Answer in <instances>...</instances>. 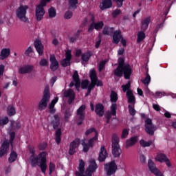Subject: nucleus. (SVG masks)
<instances>
[{
    "label": "nucleus",
    "instance_id": "1",
    "mask_svg": "<svg viewBox=\"0 0 176 176\" xmlns=\"http://www.w3.org/2000/svg\"><path fill=\"white\" fill-rule=\"evenodd\" d=\"M133 70L131 69V66L130 64L124 63V58H118V65L116 69L113 71L115 76L118 78H122L124 75V79H130Z\"/></svg>",
    "mask_w": 176,
    "mask_h": 176
},
{
    "label": "nucleus",
    "instance_id": "2",
    "mask_svg": "<svg viewBox=\"0 0 176 176\" xmlns=\"http://www.w3.org/2000/svg\"><path fill=\"white\" fill-rule=\"evenodd\" d=\"M30 162L32 167H36V164L40 166V168L43 174L46 173V170L47 169V164L46 162V155H38L37 157L35 155H32L30 156Z\"/></svg>",
    "mask_w": 176,
    "mask_h": 176
},
{
    "label": "nucleus",
    "instance_id": "3",
    "mask_svg": "<svg viewBox=\"0 0 176 176\" xmlns=\"http://www.w3.org/2000/svg\"><path fill=\"white\" fill-rule=\"evenodd\" d=\"M50 101V91L49 87H46L44 89L42 99L38 103V109L39 111H44L47 108V103Z\"/></svg>",
    "mask_w": 176,
    "mask_h": 176
},
{
    "label": "nucleus",
    "instance_id": "4",
    "mask_svg": "<svg viewBox=\"0 0 176 176\" xmlns=\"http://www.w3.org/2000/svg\"><path fill=\"white\" fill-rule=\"evenodd\" d=\"M27 10H28V6L21 5L15 11L16 17L23 23H28V18L27 17Z\"/></svg>",
    "mask_w": 176,
    "mask_h": 176
},
{
    "label": "nucleus",
    "instance_id": "5",
    "mask_svg": "<svg viewBox=\"0 0 176 176\" xmlns=\"http://www.w3.org/2000/svg\"><path fill=\"white\" fill-rule=\"evenodd\" d=\"M52 0H41L40 4H38L36 8V17L37 21H41L43 19V16L45 15V6H46V3L50 2Z\"/></svg>",
    "mask_w": 176,
    "mask_h": 176
},
{
    "label": "nucleus",
    "instance_id": "6",
    "mask_svg": "<svg viewBox=\"0 0 176 176\" xmlns=\"http://www.w3.org/2000/svg\"><path fill=\"white\" fill-rule=\"evenodd\" d=\"M111 142L112 155H122V148L119 145V136L116 133L112 135Z\"/></svg>",
    "mask_w": 176,
    "mask_h": 176
},
{
    "label": "nucleus",
    "instance_id": "7",
    "mask_svg": "<svg viewBox=\"0 0 176 176\" xmlns=\"http://www.w3.org/2000/svg\"><path fill=\"white\" fill-rule=\"evenodd\" d=\"M104 171L107 173V175H113L116 171H118V165L115 160H112L109 163L104 165Z\"/></svg>",
    "mask_w": 176,
    "mask_h": 176
},
{
    "label": "nucleus",
    "instance_id": "8",
    "mask_svg": "<svg viewBox=\"0 0 176 176\" xmlns=\"http://www.w3.org/2000/svg\"><path fill=\"white\" fill-rule=\"evenodd\" d=\"M72 79L74 81L70 82L69 87H74L75 86L76 91H79V89H80V78L79 77V73H78V71H74L72 76Z\"/></svg>",
    "mask_w": 176,
    "mask_h": 176
},
{
    "label": "nucleus",
    "instance_id": "9",
    "mask_svg": "<svg viewBox=\"0 0 176 176\" xmlns=\"http://www.w3.org/2000/svg\"><path fill=\"white\" fill-rule=\"evenodd\" d=\"M79 145H80V139L76 138L70 143L69 149V155H74L75 152H76V149L79 148Z\"/></svg>",
    "mask_w": 176,
    "mask_h": 176
},
{
    "label": "nucleus",
    "instance_id": "10",
    "mask_svg": "<svg viewBox=\"0 0 176 176\" xmlns=\"http://www.w3.org/2000/svg\"><path fill=\"white\" fill-rule=\"evenodd\" d=\"M50 69L54 72V71H57L58 69V67H60V64L58 63V61L57 59H56V56L54 55H51L50 56Z\"/></svg>",
    "mask_w": 176,
    "mask_h": 176
},
{
    "label": "nucleus",
    "instance_id": "11",
    "mask_svg": "<svg viewBox=\"0 0 176 176\" xmlns=\"http://www.w3.org/2000/svg\"><path fill=\"white\" fill-rule=\"evenodd\" d=\"M122 37L123 36L122 35V31H120V30L114 31L113 33L112 43H115V45H118L120 42V39H122Z\"/></svg>",
    "mask_w": 176,
    "mask_h": 176
},
{
    "label": "nucleus",
    "instance_id": "12",
    "mask_svg": "<svg viewBox=\"0 0 176 176\" xmlns=\"http://www.w3.org/2000/svg\"><path fill=\"white\" fill-rule=\"evenodd\" d=\"M95 112L98 116L102 118L105 113V109L102 103H98L96 104Z\"/></svg>",
    "mask_w": 176,
    "mask_h": 176
},
{
    "label": "nucleus",
    "instance_id": "13",
    "mask_svg": "<svg viewBox=\"0 0 176 176\" xmlns=\"http://www.w3.org/2000/svg\"><path fill=\"white\" fill-rule=\"evenodd\" d=\"M86 113V105L82 104L77 109V116L78 120H85V115Z\"/></svg>",
    "mask_w": 176,
    "mask_h": 176
},
{
    "label": "nucleus",
    "instance_id": "14",
    "mask_svg": "<svg viewBox=\"0 0 176 176\" xmlns=\"http://www.w3.org/2000/svg\"><path fill=\"white\" fill-rule=\"evenodd\" d=\"M34 47L39 56H43V50L45 47H43V44H42V41H41V40L34 41Z\"/></svg>",
    "mask_w": 176,
    "mask_h": 176
},
{
    "label": "nucleus",
    "instance_id": "15",
    "mask_svg": "<svg viewBox=\"0 0 176 176\" xmlns=\"http://www.w3.org/2000/svg\"><path fill=\"white\" fill-rule=\"evenodd\" d=\"M138 142V136H133L129 139L126 140V148H130V146H134L135 144Z\"/></svg>",
    "mask_w": 176,
    "mask_h": 176
},
{
    "label": "nucleus",
    "instance_id": "16",
    "mask_svg": "<svg viewBox=\"0 0 176 176\" xmlns=\"http://www.w3.org/2000/svg\"><path fill=\"white\" fill-rule=\"evenodd\" d=\"M111 8H112V0H102V4L100 6V10L111 9Z\"/></svg>",
    "mask_w": 176,
    "mask_h": 176
},
{
    "label": "nucleus",
    "instance_id": "17",
    "mask_svg": "<svg viewBox=\"0 0 176 176\" xmlns=\"http://www.w3.org/2000/svg\"><path fill=\"white\" fill-rule=\"evenodd\" d=\"M126 97L128 98V104H132L133 107H135V96H134L133 91H127Z\"/></svg>",
    "mask_w": 176,
    "mask_h": 176
},
{
    "label": "nucleus",
    "instance_id": "18",
    "mask_svg": "<svg viewBox=\"0 0 176 176\" xmlns=\"http://www.w3.org/2000/svg\"><path fill=\"white\" fill-rule=\"evenodd\" d=\"M34 69V65H28L19 68V72L21 74H30Z\"/></svg>",
    "mask_w": 176,
    "mask_h": 176
},
{
    "label": "nucleus",
    "instance_id": "19",
    "mask_svg": "<svg viewBox=\"0 0 176 176\" xmlns=\"http://www.w3.org/2000/svg\"><path fill=\"white\" fill-rule=\"evenodd\" d=\"M144 127L146 133L150 136L155 135V131L157 130L156 125L146 126Z\"/></svg>",
    "mask_w": 176,
    "mask_h": 176
},
{
    "label": "nucleus",
    "instance_id": "20",
    "mask_svg": "<svg viewBox=\"0 0 176 176\" xmlns=\"http://www.w3.org/2000/svg\"><path fill=\"white\" fill-rule=\"evenodd\" d=\"M80 32H82L81 30H78L73 36H69V42L70 43H75V42L79 41L80 39Z\"/></svg>",
    "mask_w": 176,
    "mask_h": 176
},
{
    "label": "nucleus",
    "instance_id": "21",
    "mask_svg": "<svg viewBox=\"0 0 176 176\" xmlns=\"http://www.w3.org/2000/svg\"><path fill=\"white\" fill-rule=\"evenodd\" d=\"M8 149H9V142L6 140L1 144V147L0 148V155H6L8 153Z\"/></svg>",
    "mask_w": 176,
    "mask_h": 176
},
{
    "label": "nucleus",
    "instance_id": "22",
    "mask_svg": "<svg viewBox=\"0 0 176 176\" xmlns=\"http://www.w3.org/2000/svg\"><path fill=\"white\" fill-rule=\"evenodd\" d=\"M87 168L91 171H94V173H96V171H97V168H98V165L97 164V162H96V160H91L89 161V165Z\"/></svg>",
    "mask_w": 176,
    "mask_h": 176
},
{
    "label": "nucleus",
    "instance_id": "23",
    "mask_svg": "<svg viewBox=\"0 0 176 176\" xmlns=\"http://www.w3.org/2000/svg\"><path fill=\"white\" fill-rule=\"evenodd\" d=\"M149 23H151V18L147 17L144 19L142 21V26H141V30L142 31H146L148 30V27H149Z\"/></svg>",
    "mask_w": 176,
    "mask_h": 176
},
{
    "label": "nucleus",
    "instance_id": "24",
    "mask_svg": "<svg viewBox=\"0 0 176 176\" xmlns=\"http://www.w3.org/2000/svg\"><path fill=\"white\" fill-rule=\"evenodd\" d=\"M92 56L93 52L91 51H87V52L82 54L81 60H82L85 63H87Z\"/></svg>",
    "mask_w": 176,
    "mask_h": 176
},
{
    "label": "nucleus",
    "instance_id": "25",
    "mask_svg": "<svg viewBox=\"0 0 176 176\" xmlns=\"http://www.w3.org/2000/svg\"><path fill=\"white\" fill-rule=\"evenodd\" d=\"M63 133L61 132L60 128H58L56 130L55 132V141L57 145H60L61 144V135Z\"/></svg>",
    "mask_w": 176,
    "mask_h": 176
},
{
    "label": "nucleus",
    "instance_id": "26",
    "mask_svg": "<svg viewBox=\"0 0 176 176\" xmlns=\"http://www.w3.org/2000/svg\"><path fill=\"white\" fill-rule=\"evenodd\" d=\"M10 55V50L4 48L1 50L0 54V60H5V58H8Z\"/></svg>",
    "mask_w": 176,
    "mask_h": 176
},
{
    "label": "nucleus",
    "instance_id": "27",
    "mask_svg": "<svg viewBox=\"0 0 176 176\" xmlns=\"http://www.w3.org/2000/svg\"><path fill=\"white\" fill-rule=\"evenodd\" d=\"M148 167L151 173H152L153 174H154V173H156V171L159 170V169L156 168V165L155 164L153 161H152V160H148Z\"/></svg>",
    "mask_w": 176,
    "mask_h": 176
},
{
    "label": "nucleus",
    "instance_id": "28",
    "mask_svg": "<svg viewBox=\"0 0 176 176\" xmlns=\"http://www.w3.org/2000/svg\"><path fill=\"white\" fill-rule=\"evenodd\" d=\"M54 120H52V124L53 129L56 130L58 128V126H60V117L58 116V115H54Z\"/></svg>",
    "mask_w": 176,
    "mask_h": 176
},
{
    "label": "nucleus",
    "instance_id": "29",
    "mask_svg": "<svg viewBox=\"0 0 176 176\" xmlns=\"http://www.w3.org/2000/svg\"><path fill=\"white\" fill-rule=\"evenodd\" d=\"M146 38L145 35V31L142 30L138 32L137 43H141L144 39Z\"/></svg>",
    "mask_w": 176,
    "mask_h": 176
},
{
    "label": "nucleus",
    "instance_id": "30",
    "mask_svg": "<svg viewBox=\"0 0 176 176\" xmlns=\"http://www.w3.org/2000/svg\"><path fill=\"white\" fill-rule=\"evenodd\" d=\"M98 140V133L96 132V134H95V136L88 140L87 144L89 146L93 148V146H94V144H96V142H97Z\"/></svg>",
    "mask_w": 176,
    "mask_h": 176
},
{
    "label": "nucleus",
    "instance_id": "31",
    "mask_svg": "<svg viewBox=\"0 0 176 176\" xmlns=\"http://www.w3.org/2000/svg\"><path fill=\"white\" fill-rule=\"evenodd\" d=\"M89 78L91 83L95 82L96 80L98 79V77H97V72H96L95 69L90 71Z\"/></svg>",
    "mask_w": 176,
    "mask_h": 176
},
{
    "label": "nucleus",
    "instance_id": "32",
    "mask_svg": "<svg viewBox=\"0 0 176 176\" xmlns=\"http://www.w3.org/2000/svg\"><path fill=\"white\" fill-rule=\"evenodd\" d=\"M7 113L8 116H14L16 115V109L12 105H9L7 108Z\"/></svg>",
    "mask_w": 176,
    "mask_h": 176
},
{
    "label": "nucleus",
    "instance_id": "33",
    "mask_svg": "<svg viewBox=\"0 0 176 176\" xmlns=\"http://www.w3.org/2000/svg\"><path fill=\"white\" fill-rule=\"evenodd\" d=\"M85 161H83V160H80L78 165V170L80 175L85 174Z\"/></svg>",
    "mask_w": 176,
    "mask_h": 176
},
{
    "label": "nucleus",
    "instance_id": "34",
    "mask_svg": "<svg viewBox=\"0 0 176 176\" xmlns=\"http://www.w3.org/2000/svg\"><path fill=\"white\" fill-rule=\"evenodd\" d=\"M94 28L96 31H100L104 28V21H100L96 23H94Z\"/></svg>",
    "mask_w": 176,
    "mask_h": 176
},
{
    "label": "nucleus",
    "instance_id": "35",
    "mask_svg": "<svg viewBox=\"0 0 176 176\" xmlns=\"http://www.w3.org/2000/svg\"><path fill=\"white\" fill-rule=\"evenodd\" d=\"M110 100L111 102H117L118 94L115 91H111L110 94Z\"/></svg>",
    "mask_w": 176,
    "mask_h": 176
},
{
    "label": "nucleus",
    "instance_id": "36",
    "mask_svg": "<svg viewBox=\"0 0 176 176\" xmlns=\"http://www.w3.org/2000/svg\"><path fill=\"white\" fill-rule=\"evenodd\" d=\"M63 96L65 98L72 97V96H75V92L72 89H69L65 91V92L63 93Z\"/></svg>",
    "mask_w": 176,
    "mask_h": 176
},
{
    "label": "nucleus",
    "instance_id": "37",
    "mask_svg": "<svg viewBox=\"0 0 176 176\" xmlns=\"http://www.w3.org/2000/svg\"><path fill=\"white\" fill-rule=\"evenodd\" d=\"M153 142L152 140H150L148 142L145 141L144 140H141L140 141V144L141 145V146H142L143 148H146L148 146H151V145H152Z\"/></svg>",
    "mask_w": 176,
    "mask_h": 176
},
{
    "label": "nucleus",
    "instance_id": "38",
    "mask_svg": "<svg viewBox=\"0 0 176 176\" xmlns=\"http://www.w3.org/2000/svg\"><path fill=\"white\" fill-rule=\"evenodd\" d=\"M167 156L166 155H157L155 157L156 162H160V163H164Z\"/></svg>",
    "mask_w": 176,
    "mask_h": 176
},
{
    "label": "nucleus",
    "instance_id": "39",
    "mask_svg": "<svg viewBox=\"0 0 176 176\" xmlns=\"http://www.w3.org/2000/svg\"><path fill=\"white\" fill-rule=\"evenodd\" d=\"M128 109H129V115H131V116H135V113H137V111H135V109L134 108V105L131 106V104H129Z\"/></svg>",
    "mask_w": 176,
    "mask_h": 176
},
{
    "label": "nucleus",
    "instance_id": "40",
    "mask_svg": "<svg viewBox=\"0 0 176 176\" xmlns=\"http://www.w3.org/2000/svg\"><path fill=\"white\" fill-rule=\"evenodd\" d=\"M121 87L124 93L129 91H131V90H130V88L131 87V83L130 82H128L126 85H122Z\"/></svg>",
    "mask_w": 176,
    "mask_h": 176
},
{
    "label": "nucleus",
    "instance_id": "41",
    "mask_svg": "<svg viewBox=\"0 0 176 176\" xmlns=\"http://www.w3.org/2000/svg\"><path fill=\"white\" fill-rule=\"evenodd\" d=\"M48 13L50 19H53L56 17V8H54V7H51L48 10Z\"/></svg>",
    "mask_w": 176,
    "mask_h": 176
},
{
    "label": "nucleus",
    "instance_id": "42",
    "mask_svg": "<svg viewBox=\"0 0 176 176\" xmlns=\"http://www.w3.org/2000/svg\"><path fill=\"white\" fill-rule=\"evenodd\" d=\"M118 109V104L116 103H113L111 106V115L112 116H116V109Z\"/></svg>",
    "mask_w": 176,
    "mask_h": 176
},
{
    "label": "nucleus",
    "instance_id": "43",
    "mask_svg": "<svg viewBox=\"0 0 176 176\" xmlns=\"http://www.w3.org/2000/svg\"><path fill=\"white\" fill-rule=\"evenodd\" d=\"M93 173H94V171H91V170L87 168L85 170V175H80V173L79 172H76V175H78V176H92L93 175Z\"/></svg>",
    "mask_w": 176,
    "mask_h": 176
},
{
    "label": "nucleus",
    "instance_id": "44",
    "mask_svg": "<svg viewBox=\"0 0 176 176\" xmlns=\"http://www.w3.org/2000/svg\"><path fill=\"white\" fill-rule=\"evenodd\" d=\"M12 127H14L16 130L21 129V124L19 121H11Z\"/></svg>",
    "mask_w": 176,
    "mask_h": 176
},
{
    "label": "nucleus",
    "instance_id": "45",
    "mask_svg": "<svg viewBox=\"0 0 176 176\" xmlns=\"http://www.w3.org/2000/svg\"><path fill=\"white\" fill-rule=\"evenodd\" d=\"M142 83H144V85H149V83H151V76L149 75V74L148 72H146V78L144 80H142Z\"/></svg>",
    "mask_w": 176,
    "mask_h": 176
},
{
    "label": "nucleus",
    "instance_id": "46",
    "mask_svg": "<svg viewBox=\"0 0 176 176\" xmlns=\"http://www.w3.org/2000/svg\"><path fill=\"white\" fill-rule=\"evenodd\" d=\"M81 145H82L83 146V151L86 153L87 152H89V150L90 149V148H91L88 143L85 142V141L81 142Z\"/></svg>",
    "mask_w": 176,
    "mask_h": 176
},
{
    "label": "nucleus",
    "instance_id": "47",
    "mask_svg": "<svg viewBox=\"0 0 176 176\" xmlns=\"http://www.w3.org/2000/svg\"><path fill=\"white\" fill-rule=\"evenodd\" d=\"M107 64L106 60H102L100 62L98 65V71L99 72H102V69L105 68V65Z\"/></svg>",
    "mask_w": 176,
    "mask_h": 176
},
{
    "label": "nucleus",
    "instance_id": "48",
    "mask_svg": "<svg viewBox=\"0 0 176 176\" xmlns=\"http://www.w3.org/2000/svg\"><path fill=\"white\" fill-rule=\"evenodd\" d=\"M92 84L94 85L95 87L96 86H97V87H102V86H104V83H102V81L101 80H98V78L95 80L94 82H92Z\"/></svg>",
    "mask_w": 176,
    "mask_h": 176
},
{
    "label": "nucleus",
    "instance_id": "49",
    "mask_svg": "<svg viewBox=\"0 0 176 176\" xmlns=\"http://www.w3.org/2000/svg\"><path fill=\"white\" fill-rule=\"evenodd\" d=\"M77 3H78V0H69V5L70 8H72L73 9H76V8H78L76 6Z\"/></svg>",
    "mask_w": 176,
    "mask_h": 176
},
{
    "label": "nucleus",
    "instance_id": "50",
    "mask_svg": "<svg viewBox=\"0 0 176 176\" xmlns=\"http://www.w3.org/2000/svg\"><path fill=\"white\" fill-rule=\"evenodd\" d=\"M9 123V118L4 117L3 118L0 119V126H5Z\"/></svg>",
    "mask_w": 176,
    "mask_h": 176
},
{
    "label": "nucleus",
    "instance_id": "51",
    "mask_svg": "<svg viewBox=\"0 0 176 176\" xmlns=\"http://www.w3.org/2000/svg\"><path fill=\"white\" fill-rule=\"evenodd\" d=\"M61 65L62 67H68V65H71V60L64 58L62 60Z\"/></svg>",
    "mask_w": 176,
    "mask_h": 176
},
{
    "label": "nucleus",
    "instance_id": "52",
    "mask_svg": "<svg viewBox=\"0 0 176 176\" xmlns=\"http://www.w3.org/2000/svg\"><path fill=\"white\" fill-rule=\"evenodd\" d=\"M94 85L93 84V82H91V84L89 85V87H87V94H85V96L87 97V96H89V94H90L91 93V90H93V89H94Z\"/></svg>",
    "mask_w": 176,
    "mask_h": 176
},
{
    "label": "nucleus",
    "instance_id": "53",
    "mask_svg": "<svg viewBox=\"0 0 176 176\" xmlns=\"http://www.w3.org/2000/svg\"><path fill=\"white\" fill-rule=\"evenodd\" d=\"M15 137H16V133L12 131L10 133V144L11 146H13V141H14Z\"/></svg>",
    "mask_w": 176,
    "mask_h": 176
},
{
    "label": "nucleus",
    "instance_id": "54",
    "mask_svg": "<svg viewBox=\"0 0 176 176\" xmlns=\"http://www.w3.org/2000/svg\"><path fill=\"white\" fill-rule=\"evenodd\" d=\"M74 13L72 12V11H67L65 13L64 17L66 20H69V19H71L73 16Z\"/></svg>",
    "mask_w": 176,
    "mask_h": 176
},
{
    "label": "nucleus",
    "instance_id": "55",
    "mask_svg": "<svg viewBox=\"0 0 176 176\" xmlns=\"http://www.w3.org/2000/svg\"><path fill=\"white\" fill-rule=\"evenodd\" d=\"M88 86H89V80H83L81 82L82 89H87Z\"/></svg>",
    "mask_w": 176,
    "mask_h": 176
},
{
    "label": "nucleus",
    "instance_id": "56",
    "mask_svg": "<svg viewBox=\"0 0 176 176\" xmlns=\"http://www.w3.org/2000/svg\"><path fill=\"white\" fill-rule=\"evenodd\" d=\"M121 13L122 10H120V9H116L112 12V16L113 17V19H116V17H118V16H119V14H120Z\"/></svg>",
    "mask_w": 176,
    "mask_h": 176
},
{
    "label": "nucleus",
    "instance_id": "57",
    "mask_svg": "<svg viewBox=\"0 0 176 176\" xmlns=\"http://www.w3.org/2000/svg\"><path fill=\"white\" fill-rule=\"evenodd\" d=\"M91 133H95V134H96V133H98V132L97 131V130H96L94 128L92 127L87 129L85 131V135H89V134H91Z\"/></svg>",
    "mask_w": 176,
    "mask_h": 176
},
{
    "label": "nucleus",
    "instance_id": "58",
    "mask_svg": "<svg viewBox=\"0 0 176 176\" xmlns=\"http://www.w3.org/2000/svg\"><path fill=\"white\" fill-rule=\"evenodd\" d=\"M65 58L71 61L72 59V54L70 50H68L65 53Z\"/></svg>",
    "mask_w": 176,
    "mask_h": 176
},
{
    "label": "nucleus",
    "instance_id": "59",
    "mask_svg": "<svg viewBox=\"0 0 176 176\" xmlns=\"http://www.w3.org/2000/svg\"><path fill=\"white\" fill-rule=\"evenodd\" d=\"M99 155H108V152H107V148H105V146H101Z\"/></svg>",
    "mask_w": 176,
    "mask_h": 176
},
{
    "label": "nucleus",
    "instance_id": "60",
    "mask_svg": "<svg viewBox=\"0 0 176 176\" xmlns=\"http://www.w3.org/2000/svg\"><path fill=\"white\" fill-rule=\"evenodd\" d=\"M56 168V165L53 164V162H50L49 165V170H50V175L54 171Z\"/></svg>",
    "mask_w": 176,
    "mask_h": 176
},
{
    "label": "nucleus",
    "instance_id": "61",
    "mask_svg": "<svg viewBox=\"0 0 176 176\" xmlns=\"http://www.w3.org/2000/svg\"><path fill=\"white\" fill-rule=\"evenodd\" d=\"M17 160V155H10V157L8 158L9 163H13V162H16Z\"/></svg>",
    "mask_w": 176,
    "mask_h": 176
},
{
    "label": "nucleus",
    "instance_id": "62",
    "mask_svg": "<svg viewBox=\"0 0 176 176\" xmlns=\"http://www.w3.org/2000/svg\"><path fill=\"white\" fill-rule=\"evenodd\" d=\"M39 64L41 65V67H47V60L43 58L40 60Z\"/></svg>",
    "mask_w": 176,
    "mask_h": 176
},
{
    "label": "nucleus",
    "instance_id": "63",
    "mask_svg": "<svg viewBox=\"0 0 176 176\" xmlns=\"http://www.w3.org/2000/svg\"><path fill=\"white\" fill-rule=\"evenodd\" d=\"M127 135H129V131L127 129H124L122 132V138H127Z\"/></svg>",
    "mask_w": 176,
    "mask_h": 176
},
{
    "label": "nucleus",
    "instance_id": "64",
    "mask_svg": "<svg viewBox=\"0 0 176 176\" xmlns=\"http://www.w3.org/2000/svg\"><path fill=\"white\" fill-rule=\"evenodd\" d=\"M34 52V50H32V47H28V49L25 51V55L28 56H30V54H31V53H32Z\"/></svg>",
    "mask_w": 176,
    "mask_h": 176
}]
</instances>
